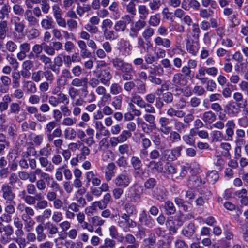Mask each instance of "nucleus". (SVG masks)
Here are the masks:
<instances>
[{"label": "nucleus", "mask_w": 248, "mask_h": 248, "mask_svg": "<svg viewBox=\"0 0 248 248\" xmlns=\"http://www.w3.org/2000/svg\"><path fill=\"white\" fill-rule=\"evenodd\" d=\"M63 219V216L62 212L55 211L52 216V220L55 223H58Z\"/></svg>", "instance_id": "nucleus-64"}, {"label": "nucleus", "mask_w": 248, "mask_h": 248, "mask_svg": "<svg viewBox=\"0 0 248 248\" xmlns=\"http://www.w3.org/2000/svg\"><path fill=\"white\" fill-rule=\"evenodd\" d=\"M126 12L132 15H135L136 12V4L133 1H129L125 5Z\"/></svg>", "instance_id": "nucleus-56"}, {"label": "nucleus", "mask_w": 248, "mask_h": 248, "mask_svg": "<svg viewBox=\"0 0 248 248\" xmlns=\"http://www.w3.org/2000/svg\"><path fill=\"white\" fill-rule=\"evenodd\" d=\"M91 10L89 4L84 5L83 6H78L77 8V13L80 16H82L85 13L88 12Z\"/></svg>", "instance_id": "nucleus-54"}, {"label": "nucleus", "mask_w": 248, "mask_h": 248, "mask_svg": "<svg viewBox=\"0 0 248 248\" xmlns=\"http://www.w3.org/2000/svg\"><path fill=\"white\" fill-rule=\"evenodd\" d=\"M73 77L70 71L67 69H63L59 78L57 80V85L59 87H64L67 84L68 79H72Z\"/></svg>", "instance_id": "nucleus-4"}, {"label": "nucleus", "mask_w": 248, "mask_h": 248, "mask_svg": "<svg viewBox=\"0 0 248 248\" xmlns=\"http://www.w3.org/2000/svg\"><path fill=\"white\" fill-rule=\"evenodd\" d=\"M16 202L15 201L5 202V206L4 208L5 212L8 214L12 215L15 213Z\"/></svg>", "instance_id": "nucleus-31"}, {"label": "nucleus", "mask_w": 248, "mask_h": 248, "mask_svg": "<svg viewBox=\"0 0 248 248\" xmlns=\"http://www.w3.org/2000/svg\"><path fill=\"white\" fill-rule=\"evenodd\" d=\"M41 26L45 30H50L55 28V23L51 16H46L45 18L41 20Z\"/></svg>", "instance_id": "nucleus-19"}, {"label": "nucleus", "mask_w": 248, "mask_h": 248, "mask_svg": "<svg viewBox=\"0 0 248 248\" xmlns=\"http://www.w3.org/2000/svg\"><path fill=\"white\" fill-rule=\"evenodd\" d=\"M8 28L7 20L0 21V40H4L6 38Z\"/></svg>", "instance_id": "nucleus-24"}, {"label": "nucleus", "mask_w": 248, "mask_h": 248, "mask_svg": "<svg viewBox=\"0 0 248 248\" xmlns=\"http://www.w3.org/2000/svg\"><path fill=\"white\" fill-rule=\"evenodd\" d=\"M166 113L170 117L176 116L178 118H182L184 116L185 113L182 110H176L173 108H169Z\"/></svg>", "instance_id": "nucleus-32"}, {"label": "nucleus", "mask_w": 248, "mask_h": 248, "mask_svg": "<svg viewBox=\"0 0 248 248\" xmlns=\"http://www.w3.org/2000/svg\"><path fill=\"white\" fill-rule=\"evenodd\" d=\"M35 234L34 239L38 243L43 242L46 239V234L45 232V228L42 224H38L35 228Z\"/></svg>", "instance_id": "nucleus-12"}, {"label": "nucleus", "mask_w": 248, "mask_h": 248, "mask_svg": "<svg viewBox=\"0 0 248 248\" xmlns=\"http://www.w3.org/2000/svg\"><path fill=\"white\" fill-rule=\"evenodd\" d=\"M160 21V15L159 14H155L150 16L148 23L151 26L156 27L159 25Z\"/></svg>", "instance_id": "nucleus-37"}, {"label": "nucleus", "mask_w": 248, "mask_h": 248, "mask_svg": "<svg viewBox=\"0 0 248 248\" xmlns=\"http://www.w3.org/2000/svg\"><path fill=\"white\" fill-rule=\"evenodd\" d=\"M15 234L17 238H14V241H15L18 244H22V242H25L26 239L22 237V236L24 235V232L23 231V228L16 229L15 232Z\"/></svg>", "instance_id": "nucleus-35"}, {"label": "nucleus", "mask_w": 248, "mask_h": 248, "mask_svg": "<svg viewBox=\"0 0 248 248\" xmlns=\"http://www.w3.org/2000/svg\"><path fill=\"white\" fill-rule=\"evenodd\" d=\"M71 84L73 87H79L81 86H87V79L85 78H75L73 79Z\"/></svg>", "instance_id": "nucleus-34"}, {"label": "nucleus", "mask_w": 248, "mask_h": 248, "mask_svg": "<svg viewBox=\"0 0 248 248\" xmlns=\"http://www.w3.org/2000/svg\"><path fill=\"white\" fill-rule=\"evenodd\" d=\"M234 195L240 200V202L242 205H248V191L246 189L242 188L237 190L234 193Z\"/></svg>", "instance_id": "nucleus-17"}, {"label": "nucleus", "mask_w": 248, "mask_h": 248, "mask_svg": "<svg viewBox=\"0 0 248 248\" xmlns=\"http://www.w3.org/2000/svg\"><path fill=\"white\" fill-rule=\"evenodd\" d=\"M147 167L153 172L161 173L163 171V163L161 161H151L147 165Z\"/></svg>", "instance_id": "nucleus-20"}, {"label": "nucleus", "mask_w": 248, "mask_h": 248, "mask_svg": "<svg viewBox=\"0 0 248 248\" xmlns=\"http://www.w3.org/2000/svg\"><path fill=\"white\" fill-rule=\"evenodd\" d=\"M31 178H30V182L31 183L35 182L36 181V175H40L41 178H43L47 182L50 180V177L49 175L46 172H43L41 169H35L34 171L30 172Z\"/></svg>", "instance_id": "nucleus-10"}, {"label": "nucleus", "mask_w": 248, "mask_h": 248, "mask_svg": "<svg viewBox=\"0 0 248 248\" xmlns=\"http://www.w3.org/2000/svg\"><path fill=\"white\" fill-rule=\"evenodd\" d=\"M123 89L119 83H113L110 86V92L113 95H118L122 92Z\"/></svg>", "instance_id": "nucleus-47"}, {"label": "nucleus", "mask_w": 248, "mask_h": 248, "mask_svg": "<svg viewBox=\"0 0 248 248\" xmlns=\"http://www.w3.org/2000/svg\"><path fill=\"white\" fill-rule=\"evenodd\" d=\"M131 101L140 108H142L145 103L144 100L140 96L137 95L136 93H133L131 94Z\"/></svg>", "instance_id": "nucleus-40"}, {"label": "nucleus", "mask_w": 248, "mask_h": 248, "mask_svg": "<svg viewBox=\"0 0 248 248\" xmlns=\"http://www.w3.org/2000/svg\"><path fill=\"white\" fill-rule=\"evenodd\" d=\"M187 51L193 55H196L198 52L200 46L199 40H188L186 43Z\"/></svg>", "instance_id": "nucleus-13"}, {"label": "nucleus", "mask_w": 248, "mask_h": 248, "mask_svg": "<svg viewBox=\"0 0 248 248\" xmlns=\"http://www.w3.org/2000/svg\"><path fill=\"white\" fill-rule=\"evenodd\" d=\"M131 181V177L126 170H124L118 174L113 180L116 187L126 188L129 185Z\"/></svg>", "instance_id": "nucleus-1"}, {"label": "nucleus", "mask_w": 248, "mask_h": 248, "mask_svg": "<svg viewBox=\"0 0 248 248\" xmlns=\"http://www.w3.org/2000/svg\"><path fill=\"white\" fill-rule=\"evenodd\" d=\"M171 119L163 116L161 117L158 121L159 124L160 125V131L162 133L168 135L170 133L172 129V126H169Z\"/></svg>", "instance_id": "nucleus-6"}, {"label": "nucleus", "mask_w": 248, "mask_h": 248, "mask_svg": "<svg viewBox=\"0 0 248 248\" xmlns=\"http://www.w3.org/2000/svg\"><path fill=\"white\" fill-rule=\"evenodd\" d=\"M20 18L18 16H12L10 18V23L14 25L15 31L19 34L23 33L25 25L23 22H21Z\"/></svg>", "instance_id": "nucleus-11"}, {"label": "nucleus", "mask_w": 248, "mask_h": 248, "mask_svg": "<svg viewBox=\"0 0 248 248\" xmlns=\"http://www.w3.org/2000/svg\"><path fill=\"white\" fill-rule=\"evenodd\" d=\"M0 9V21H5V17L9 16L10 7L8 5H2Z\"/></svg>", "instance_id": "nucleus-39"}, {"label": "nucleus", "mask_w": 248, "mask_h": 248, "mask_svg": "<svg viewBox=\"0 0 248 248\" xmlns=\"http://www.w3.org/2000/svg\"><path fill=\"white\" fill-rule=\"evenodd\" d=\"M154 41L156 45L162 46L166 48L170 47L171 45L170 41L168 38H162L160 37H157Z\"/></svg>", "instance_id": "nucleus-30"}, {"label": "nucleus", "mask_w": 248, "mask_h": 248, "mask_svg": "<svg viewBox=\"0 0 248 248\" xmlns=\"http://www.w3.org/2000/svg\"><path fill=\"white\" fill-rule=\"evenodd\" d=\"M103 34L107 40H115L118 37V35L112 30H104Z\"/></svg>", "instance_id": "nucleus-46"}, {"label": "nucleus", "mask_w": 248, "mask_h": 248, "mask_svg": "<svg viewBox=\"0 0 248 248\" xmlns=\"http://www.w3.org/2000/svg\"><path fill=\"white\" fill-rule=\"evenodd\" d=\"M122 97L121 95L113 98L112 104L116 109H120L122 106Z\"/></svg>", "instance_id": "nucleus-61"}, {"label": "nucleus", "mask_w": 248, "mask_h": 248, "mask_svg": "<svg viewBox=\"0 0 248 248\" xmlns=\"http://www.w3.org/2000/svg\"><path fill=\"white\" fill-rule=\"evenodd\" d=\"M164 208L169 215L174 214L176 212V208L173 203L170 201L165 202Z\"/></svg>", "instance_id": "nucleus-45"}, {"label": "nucleus", "mask_w": 248, "mask_h": 248, "mask_svg": "<svg viewBox=\"0 0 248 248\" xmlns=\"http://www.w3.org/2000/svg\"><path fill=\"white\" fill-rule=\"evenodd\" d=\"M166 225L168 228L171 234H173L177 232V230L182 225L181 221L178 220L169 219L167 220Z\"/></svg>", "instance_id": "nucleus-14"}, {"label": "nucleus", "mask_w": 248, "mask_h": 248, "mask_svg": "<svg viewBox=\"0 0 248 248\" xmlns=\"http://www.w3.org/2000/svg\"><path fill=\"white\" fill-rule=\"evenodd\" d=\"M48 99V103L50 105L53 107H56L60 104L59 99L54 96H48L47 95H46L45 98L42 99V102H45L47 99Z\"/></svg>", "instance_id": "nucleus-44"}, {"label": "nucleus", "mask_w": 248, "mask_h": 248, "mask_svg": "<svg viewBox=\"0 0 248 248\" xmlns=\"http://www.w3.org/2000/svg\"><path fill=\"white\" fill-rule=\"evenodd\" d=\"M64 134L66 139L70 140L75 138L77 135L76 131L74 129L70 128L65 129L64 131Z\"/></svg>", "instance_id": "nucleus-53"}, {"label": "nucleus", "mask_w": 248, "mask_h": 248, "mask_svg": "<svg viewBox=\"0 0 248 248\" xmlns=\"http://www.w3.org/2000/svg\"><path fill=\"white\" fill-rule=\"evenodd\" d=\"M162 160L163 161H172L175 160L174 156L172 155L171 150L166 149L161 153Z\"/></svg>", "instance_id": "nucleus-33"}, {"label": "nucleus", "mask_w": 248, "mask_h": 248, "mask_svg": "<svg viewBox=\"0 0 248 248\" xmlns=\"http://www.w3.org/2000/svg\"><path fill=\"white\" fill-rule=\"evenodd\" d=\"M188 186L198 190L205 186V182L202 181V178L198 175H192L189 179Z\"/></svg>", "instance_id": "nucleus-5"}, {"label": "nucleus", "mask_w": 248, "mask_h": 248, "mask_svg": "<svg viewBox=\"0 0 248 248\" xmlns=\"http://www.w3.org/2000/svg\"><path fill=\"white\" fill-rule=\"evenodd\" d=\"M192 92L197 96H201L205 94L206 90L202 86L196 85L193 88Z\"/></svg>", "instance_id": "nucleus-52"}, {"label": "nucleus", "mask_w": 248, "mask_h": 248, "mask_svg": "<svg viewBox=\"0 0 248 248\" xmlns=\"http://www.w3.org/2000/svg\"><path fill=\"white\" fill-rule=\"evenodd\" d=\"M6 59L8 61L9 64L13 66L14 69L17 68L18 66V62L16 59L13 57V54H7Z\"/></svg>", "instance_id": "nucleus-55"}, {"label": "nucleus", "mask_w": 248, "mask_h": 248, "mask_svg": "<svg viewBox=\"0 0 248 248\" xmlns=\"http://www.w3.org/2000/svg\"><path fill=\"white\" fill-rule=\"evenodd\" d=\"M132 134L130 132L127 130L123 131L119 136L117 137L120 143L125 141L127 139L130 137Z\"/></svg>", "instance_id": "nucleus-60"}, {"label": "nucleus", "mask_w": 248, "mask_h": 248, "mask_svg": "<svg viewBox=\"0 0 248 248\" xmlns=\"http://www.w3.org/2000/svg\"><path fill=\"white\" fill-rule=\"evenodd\" d=\"M154 34V30L150 26L147 27L142 33V37L146 41L149 40Z\"/></svg>", "instance_id": "nucleus-49"}, {"label": "nucleus", "mask_w": 248, "mask_h": 248, "mask_svg": "<svg viewBox=\"0 0 248 248\" xmlns=\"http://www.w3.org/2000/svg\"><path fill=\"white\" fill-rule=\"evenodd\" d=\"M137 92L139 94H143L146 92V84L142 80L138 79L135 84Z\"/></svg>", "instance_id": "nucleus-38"}, {"label": "nucleus", "mask_w": 248, "mask_h": 248, "mask_svg": "<svg viewBox=\"0 0 248 248\" xmlns=\"http://www.w3.org/2000/svg\"><path fill=\"white\" fill-rule=\"evenodd\" d=\"M172 83L173 85H174L177 87L176 89V90H178V88L186 85V82L185 81V78L181 73H178L175 74L172 78Z\"/></svg>", "instance_id": "nucleus-15"}, {"label": "nucleus", "mask_w": 248, "mask_h": 248, "mask_svg": "<svg viewBox=\"0 0 248 248\" xmlns=\"http://www.w3.org/2000/svg\"><path fill=\"white\" fill-rule=\"evenodd\" d=\"M17 45L11 40L7 41L5 44L6 49L10 52H15L17 49Z\"/></svg>", "instance_id": "nucleus-58"}, {"label": "nucleus", "mask_w": 248, "mask_h": 248, "mask_svg": "<svg viewBox=\"0 0 248 248\" xmlns=\"http://www.w3.org/2000/svg\"><path fill=\"white\" fill-rule=\"evenodd\" d=\"M130 162L134 170H140L143 165L141 160L137 156H132Z\"/></svg>", "instance_id": "nucleus-28"}, {"label": "nucleus", "mask_w": 248, "mask_h": 248, "mask_svg": "<svg viewBox=\"0 0 248 248\" xmlns=\"http://www.w3.org/2000/svg\"><path fill=\"white\" fill-rule=\"evenodd\" d=\"M127 197L130 198V201L131 202H135L138 200H139L140 196V194L137 193L135 190L131 188L129 190V193L128 194Z\"/></svg>", "instance_id": "nucleus-59"}, {"label": "nucleus", "mask_w": 248, "mask_h": 248, "mask_svg": "<svg viewBox=\"0 0 248 248\" xmlns=\"http://www.w3.org/2000/svg\"><path fill=\"white\" fill-rule=\"evenodd\" d=\"M138 12L139 14V18L142 20H145L149 14V10L145 5H139L138 6Z\"/></svg>", "instance_id": "nucleus-23"}, {"label": "nucleus", "mask_w": 248, "mask_h": 248, "mask_svg": "<svg viewBox=\"0 0 248 248\" xmlns=\"http://www.w3.org/2000/svg\"><path fill=\"white\" fill-rule=\"evenodd\" d=\"M139 221L149 228H152L154 226V220L147 214L145 210H143L140 214Z\"/></svg>", "instance_id": "nucleus-9"}, {"label": "nucleus", "mask_w": 248, "mask_h": 248, "mask_svg": "<svg viewBox=\"0 0 248 248\" xmlns=\"http://www.w3.org/2000/svg\"><path fill=\"white\" fill-rule=\"evenodd\" d=\"M165 169L168 174H173L177 171V168L172 163L169 162H167L165 165Z\"/></svg>", "instance_id": "nucleus-63"}, {"label": "nucleus", "mask_w": 248, "mask_h": 248, "mask_svg": "<svg viewBox=\"0 0 248 248\" xmlns=\"http://www.w3.org/2000/svg\"><path fill=\"white\" fill-rule=\"evenodd\" d=\"M43 77V71L41 70H39L38 71L32 73L31 75V79L34 82H38L41 81Z\"/></svg>", "instance_id": "nucleus-62"}, {"label": "nucleus", "mask_w": 248, "mask_h": 248, "mask_svg": "<svg viewBox=\"0 0 248 248\" xmlns=\"http://www.w3.org/2000/svg\"><path fill=\"white\" fill-rule=\"evenodd\" d=\"M156 244L155 236L150 233L148 237L144 239L142 242V248H153Z\"/></svg>", "instance_id": "nucleus-16"}, {"label": "nucleus", "mask_w": 248, "mask_h": 248, "mask_svg": "<svg viewBox=\"0 0 248 248\" xmlns=\"http://www.w3.org/2000/svg\"><path fill=\"white\" fill-rule=\"evenodd\" d=\"M206 178L207 181L209 183L214 184L218 180L219 175L216 170H210L207 173Z\"/></svg>", "instance_id": "nucleus-26"}, {"label": "nucleus", "mask_w": 248, "mask_h": 248, "mask_svg": "<svg viewBox=\"0 0 248 248\" xmlns=\"http://www.w3.org/2000/svg\"><path fill=\"white\" fill-rule=\"evenodd\" d=\"M169 136V140L172 142H177L181 140V136L179 132L176 131H171Z\"/></svg>", "instance_id": "nucleus-48"}, {"label": "nucleus", "mask_w": 248, "mask_h": 248, "mask_svg": "<svg viewBox=\"0 0 248 248\" xmlns=\"http://www.w3.org/2000/svg\"><path fill=\"white\" fill-rule=\"evenodd\" d=\"M225 126V133L227 138V140L228 141L232 140L234 135V129L236 127L235 123L233 120H228L226 123Z\"/></svg>", "instance_id": "nucleus-7"}, {"label": "nucleus", "mask_w": 248, "mask_h": 248, "mask_svg": "<svg viewBox=\"0 0 248 248\" xmlns=\"http://www.w3.org/2000/svg\"><path fill=\"white\" fill-rule=\"evenodd\" d=\"M174 121V125L175 129L179 133L185 132L188 127V124H186L184 122L178 121L177 119H171Z\"/></svg>", "instance_id": "nucleus-25"}, {"label": "nucleus", "mask_w": 248, "mask_h": 248, "mask_svg": "<svg viewBox=\"0 0 248 248\" xmlns=\"http://www.w3.org/2000/svg\"><path fill=\"white\" fill-rule=\"evenodd\" d=\"M86 179L88 183L92 182L94 186H98L101 184V180L97 177V174L90 171L86 173Z\"/></svg>", "instance_id": "nucleus-21"}, {"label": "nucleus", "mask_w": 248, "mask_h": 248, "mask_svg": "<svg viewBox=\"0 0 248 248\" xmlns=\"http://www.w3.org/2000/svg\"><path fill=\"white\" fill-rule=\"evenodd\" d=\"M216 115L212 111H208L204 112L202 117V119L206 124H210L216 120Z\"/></svg>", "instance_id": "nucleus-22"}, {"label": "nucleus", "mask_w": 248, "mask_h": 248, "mask_svg": "<svg viewBox=\"0 0 248 248\" xmlns=\"http://www.w3.org/2000/svg\"><path fill=\"white\" fill-rule=\"evenodd\" d=\"M117 70L123 73L128 72L130 71H133L132 65L128 63L125 62L124 61L122 63Z\"/></svg>", "instance_id": "nucleus-50"}, {"label": "nucleus", "mask_w": 248, "mask_h": 248, "mask_svg": "<svg viewBox=\"0 0 248 248\" xmlns=\"http://www.w3.org/2000/svg\"><path fill=\"white\" fill-rule=\"evenodd\" d=\"M40 3H41V10L42 13L45 14L48 13L50 7L48 0H42Z\"/></svg>", "instance_id": "nucleus-57"}, {"label": "nucleus", "mask_w": 248, "mask_h": 248, "mask_svg": "<svg viewBox=\"0 0 248 248\" xmlns=\"http://www.w3.org/2000/svg\"><path fill=\"white\" fill-rule=\"evenodd\" d=\"M39 161L42 167L46 168V171H51L54 168L53 165L49 162L46 157H41L39 158Z\"/></svg>", "instance_id": "nucleus-27"}, {"label": "nucleus", "mask_w": 248, "mask_h": 248, "mask_svg": "<svg viewBox=\"0 0 248 248\" xmlns=\"http://www.w3.org/2000/svg\"><path fill=\"white\" fill-rule=\"evenodd\" d=\"M195 231V227L193 223H190L182 231L183 234L187 237L190 238L194 233Z\"/></svg>", "instance_id": "nucleus-29"}, {"label": "nucleus", "mask_w": 248, "mask_h": 248, "mask_svg": "<svg viewBox=\"0 0 248 248\" xmlns=\"http://www.w3.org/2000/svg\"><path fill=\"white\" fill-rule=\"evenodd\" d=\"M174 202L177 206L185 212H188L191 209V204L190 202L184 201V200L176 197L175 198Z\"/></svg>", "instance_id": "nucleus-18"}, {"label": "nucleus", "mask_w": 248, "mask_h": 248, "mask_svg": "<svg viewBox=\"0 0 248 248\" xmlns=\"http://www.w3.org/2000/svg\"><path fill=\"white\" fill-rule=\"evenodd\" d=\"M13 188L9 184H4L1 186L2 197L5 202L14 201L15 194L13 192Z\"/></svg>", "instance_id": "nucleus-3"}, {"label": "nucleus", "mask_w": 248, "mask_h": 248, "mask_svg": "<svg viewBox=\"0 0 248 248\" xmlns=\"http://www.w3.org/2000/svg\"><path fill=\"white\" fill-rule=\"evenodd\" d=\"M198 191L200 194V197H203L205 201H208L211 197L212 193L207 188H206L205 186L204 187L199 189Z\"/></svg>", "instance_id": "nucleus-43"}, {"label": "nucleus", "mask_w": 248, "mask_h": 248, "mask_svg": "<svg viewBox=\"0 0 248 248\" xmlns=\"http://www.w3.org/2000/svg\"><path fill=\"white\" fill-rule=\"evenodd\" d=\"M132 21L130 15H126L122 17V19L115 22L114 29L116 32H124L127 29V22L129 23Z\"/></svg>", "instance_id": "nucleus-2"}, {"label": "nucleus", "mask_w": 248, "mask_h": 248, "mask_svg": "<svg viewBox=\"0 0 248 248\" xmlns=\"http://www.w3.org/2000/svg\"><path fill=\"white\" fill-rule=\"evenodd\" d=\"M145 120L150 124V127L151 129L156 128V124H155V117L151 114H146L144 116Z\"/></svg>", "instance_id": "nucleus-42"}, {"label": "nucleus", "mask_w": 248, "mask_h": 248, "mask_svg": "<svg viewBox=\"0 0 248 248\" xmlns=\"http://www.w3.org/2000/svg\"><path fill=\"white\" fill-rule=\"evenodd\" d=\"M97 78L102 83L105 85H109L110 80L112 78V75L108 69H103L100 70V73L96 76Z\"/></svg>", "instance_id": "nucleus-8"}, {"label": "nucleus", "mask_w": 248, "mask_h": 248, "mask_svg": "<svg viewBox=\"0 0 248 248\" xmlns=\"http://www.w3.org/2000/svg\"><path fill=\"white\" fill-rule=\"evenodd\" d=\"M46 226L50 235H54L58 232V228L55 224L50 222H47L46 224Z\"/></svg>", "instance_id": "nucleus-51"}, {"label": "nucleus", "mask_w": 248, "mask_h": 248, "mask_svg": "<svg viewBox=\"0 0 248 248\" xmlns=\"http://www.w3.org/2000/svg\"><path fill=\"white\" fill-rule=\"evenodd\" d=\"M12 77L13 88H18L20 86V74L19 72H15L12 73Z\"/></svg>", "instance_id": "nucleus-41"}, {"label": "nucleus", "mask_w": 248, "mask_h": 248, "mask_svg": "<svg viewBox=\"0 0 248 248\" xmlns=\"http://www.w3.org/2000/svg\"><path fill=\"white\" fill-rule=\"evenodd\" d=\"M157 181L154 178H148L144 184V187L146 190L153 189L157 185Z\"/></svg>", "instance_id": "nucleus-36"}]
</instances>
